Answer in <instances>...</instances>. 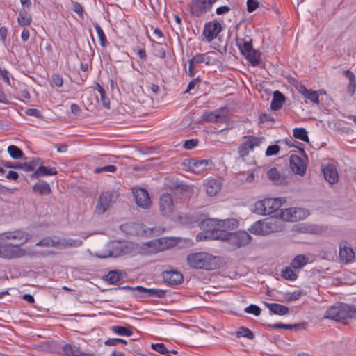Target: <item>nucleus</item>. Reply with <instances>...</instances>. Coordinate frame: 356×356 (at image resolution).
Instances as JSON below:
<instances>
[{
    "instance_id": "1",
    "label": "nucleus",
    "mask_w": 356,
    "mask_h": 356,
    "mask_svg": "<svg viewBox=\"0 0 356 356\" xmlns=\"http://www.w3.org/2000/svg\"><path fill=\"white\" fill-rule=\"evenodd\" d=\"M12 232H21L24 236V240L4 239L0 255V258L1 259L14 260L20 259L26 256L27 254L26 250L22 248V245L26 244L29 241L31 237L30 234L21 229H15Z\"/></svg>"
},
{
    "instance_id": "2",
    "label": "nucleus",
    "mask_w": 356,
    "mask_h": 356,
    "mask_svg": "<svg viewBox=\"0 0 356 356\" xmlns=\"http://www.w3.org/2000/svg\"><path fill=\"white\" fill-rule=\"evenodd\" d=\"M238 226L239 222L235 218L224 220L209 218L200 223V227H210L213 231V238L214 240L220 241H222V238H220L221 235L230 234L234 229H237Z\"/></svg>"
},
{
    "instance_id": "3",
    "label": "nucleus",
    "mask_w": 356,
    "mask_h": 356,
    "mask_svg": "<svg viewBox=\"0 0 356 356\" xmlns=\"http://www.w3.org/2000/svg\"><path fill=\"white\" fill-rule=\"evenodd\" d=\"M284 227V222L282 219L270 216L254 222L249 231L255 235L266 236L273 232H281Z\"/></svg>"
},
{
    "instance_id": "4",
    "label": "nucleus",
    "mask_w": 356,
    "mask_h": 356,
    "mask_svg": "<svg viewBox=\"0 0 356 356\" xmlns=\"http://www.w3.org/2000/svg\"><path fill=\"white\" fill-rule=\"evenodd\" d=\"M218 258L206 252L192 253L188 255V264L193 268L213 270L218 266Z\"/></svg>"
},
{
    "instance_id": "5",
    "label": "nucleus",
    "mask_w": 356,
    "mask_h": 356,
    "mask_svg": "<svg viewBox=\"0 0 356 356\" xmlns=\"http://www.w3.org/2000/svg\"><path fill=\"white\" fill-rule=\"evenodd\" d=\"M324 317L336 321L356 320V309L347 304H336L326 310Z\"/></svg>"
},
{
    "instance_id": "6",
    "label": "nucleus",
    "mask_w": 356,
    "mask_h": 356,
    "mask_svg": "<svg viewBox=\"0 0 356 356\" xmlns=\"http://www.w3.org/2000/svg\"><path fill=\"white\" fill-rule=\"evenodd\" d=\"M133 242L113 241L106 247L105 252L97 254L99 258L118 257L124 254L133 255Z\"/></svg>"
},
{
    "instance_id": "7",
    "label": "nucleus",
    "mask_w": 356,
    "mask_h": 356,
    "mask_svg": "<svg viewBox=\"0 0 356 356\" xmlns=\"http://www.w3.org/2000/svg\"><path fill=\"white\" fill-rule=\"evenodd\" d=\"M283 203L282 198H266L255 202L253 212L259 215H269L277 211Z\"/></svg>"
},
{
    "instance_id": "8",
    "label": "nucleus",
    "mask_w": 356,
    "mask_h": 356,
    "mask_svg": "<svg viewBox=\"0 0 356 356\" xmlns=\"http://www.w3.org/2000/svg\"><path fill=\"white\" fill-rule=\"evenodd\" d=\"M220 238L226 241L233 250L240 248L250 243L252 236L245 231L232 232L228 235H221Z\"/></svg>"
},
{
    "instance_id": "9",
    "label": "nucleus",
    "mask_w": 356,
    "mask_h": 356,
    "mask_svg": "<svg viewBox=\"0 0 356 356\" xmlns=\"http://www.w3.org/2000/svg\"><path fill=\"white\" fill-rule=\"evenodd\" d=\"M265 140L264 137L254 136H245L244 141L238 147V154L241 157L248 156L256 147H259Z\"/></svg>"
},
{
    "instance_id": "10",
    "label": "nucleus",
    "mask_w": 356,
    "mask_h": 356,
    "mask_svg": "<svg viewBox=\"0 0 356 356\" xmlns=\"http://www.w3.org/2000/svg\"><path fill=\"white\" fill-rule=\"evenodd\" d=\"M279 215L280 217L278 218L282 219L283 222L284 221L293 222L305 218L309 215V212L302 208L291 207L281 209Z\"/></svg>"
},
{
    "instance_id": "11",
    "label": "nucleus",
    "mask_w": 356,
    "mask_h": 356,
    "mask_svg": "<svg viewBox=\"0 0 356 356\" xmlns=\"http://www.w3.org/2000/svg\"><path fill=\"white\" fill-rule=\"evenodd\" d=\"M217 0H191L190 12L195 17H201L209 12Z\"/></svg>"
},
{
    "instance_id": "12",
    "label": "nucleus",
    "mask_w": 356,
    "mask_h": 356,
    "mask_svg": "<svg viewBox=\"0 0 356 356\" xmlns=\"http://www.w3.org/2000/svg\"><path fill=\"white\" fill-rule=\"evenodd\" d=\"M118 198V195L115 192H104L102 193L98 199L96 206V212L99 214L105 213L114 203Z\"/></svg>"
},
{
    "instance_id": "13",
    "label": "nucleus",
    "mask_w": 356,
    "mask_h": 356,
    "mask_svg": "<svg viewBox=\"0 0 356 356\" xmlns=\"http://www.w3.org/2000/svg\"><path fill=\"white\" fill-rule=\"evenodd\" d=\"M202 120L209 122H225L228 120L227 108L222 107L213 111H206L202 114Z\"/></svg>"
},
{
    "instance_id": "14",
    "label": "nucleus",
    "mask_w": 356,
    "mask_h": 356,
    "mask_svg": "<svg viewBox=\"0 0 356 356\" xmlns=\"http://www.w3.org/2000/svg\"><path fill=\"white\" fill-rule=\"evenodd\" d=\"M156 240L150 241L147 243H133L134 246L133 248V255L143 254L149 255L159 252L158 245L156 244Z\"/></svg>"
},
{
    "instance_id": "15",
    "label": "nucleus",
    "mask_w": 356,
    "mask_h": 356,
    "mask_svg": "<svg viewBox=\"0 0 356 356\" xmlns=\"http://www.w3.org/2000/svg\"><path fill=\"white\" fill-rule=\"evenodd\" d=\"M132 192L138 207L144 209L149 207L151 200L147 190L143 188H134Z\"/></svg>"
},
{
    "instance_id": "16",
    "label": "nucleus",
    "mask_w": 356,
    "mask_h": 356,
    "mask_svg": "<svg viewBox=\"0 0 356 356\" xmlns=\"http://www.w3.org/2000/svg\"><path fill=\"white\" fill-rule=\"evenodd\" d=\"M159 207L161 212L165 216L170 217L174 209L173 200L169 193H163L159 200Z\"/></svg>"
},
{
    "instance_id": "17",
    "label": "nucleus",
    "mask_w": 356,
    "mask_h": 356,
    "mask_svg": "<svg viewBox=\"0 0 356 356\" xmlns=\"http://www.w3.org/2000/svg\"><path fill=\"white\" fill-rule=\"evenodd\" d=\"M221 31V24L216 21L210 22L205 24L203 34L208 42L212 41Z\"/></svg>"
},
{
    "instance_id": "18",
    "label": "nucleus",
    "mask_w": 356,
    "mask_h": 356,
    "mask_svg": "<svg viewBox=\"0 0 356 356\" xmlns=\"http://www.w3.org/2000/svg\"><path fill=\"white\" fill-rule=\"evenodd\" d=\"M339 259L341 263L347 264L353 262L355 259V252L347 243L339 244Z\"/></svg>"
},
{
    "instance_id": "19",
    "label": "nucleus",
    "mask_w": 356,
    "mask_h": 356,
    "mask_svg": "<svg viewBox=\"0 0 356 356\" xmlns=\"http://www.w3.org/2000/svg\"><path fill=\"white\" fill-rule=\"evenodd\" d=\"M138 292L136 296L141 297H156L163 298L165 294V291L159 289H147L141 286H137L135 288H130Z\"/></svg>"
},
{
    "instance_id": "20",
    "label": "nucleus",
    "mask_w": 356,
    "mask_h": 356,
    "mask_svg": "<svg viewBox=\"0 0 356 356\" xmlns=\"http://www.w3.org/2000/svg\"><path fill=\"white\" fill-rule=\"evenodd\" d=\"M290 167L294 173L302 177L305 175L307 165L300 156L297 155L291 156Z\"/></svg>"
},
{
    "instance_id": "21",
    "label": "nucleus",
    "mask_w": 356,
    "mask_h": 356,
    "mask_svg": "<svg viewBox=\"0 0 356 356\" xmlns=\"http://www.w3.org/2000/svg\"><path fill=\"white\" fill-rule=\"evenodd\" d=\"M298 92L306 99L315 104H319V95L323 93L322 90L314 91L308 90L304 85L300 84L298 86Z\"/></svg>"
},
{
    "instance_id": "22",
    "label": "nucleus",
    "mask_w": 356,
    "mask_h": 356,
    "mask_svg": "<svg viewBox=\"0 0 356 356\" xmlns=\"http://www.w3.org/2000/svg\"><path fill=\"white\" fill-rule=\"evenodd\" d=\"M325 179L330 184L337 183L339 180L336 166L333 163H329L321 168Z\"/></svg>"
},
{
    "instance_id": "23",
    "label": "nucleus",
    "mask_w": 356,
    "mask_h": 356,
    "mask_svg": "<svg viewBox=\"0 0 356 356\" xmlns=\"http://www.w3.org/2000/svg\"><path fill=\"white\" fill-rule=\"evenodd\" d=\"M208 164V160H198L192 159L188 161L187 167L191 172L195 174H199L207 169Z\"/></svg>"
},
{
    "instance_id": "24",
    "label": "nucleus",
    "mask_w": 356,
    "mask_h": 356,
    "mask_svg": "<svg viewBox=\"0 0 356 356\" xmlns=\"http://www.w3.org/2000/svg\"><path fill=\"white\" fill-rule=\"evenodd\" d=\"M206 193L209 196L216 195L221 189V181L215 178H209L204 184Z\"/></svg>"
},
{
    "instance_id": "25",
    "label": "nucleus",
    "mask_w": 356,
    "mask_h": 356,
    "mask_svg": "<svg viewBox=\"0 0 356 356\" xmlns=\"http://www.w3.org/2000/svg\"><path fill=\"white\" fill-rule=\"evenodd\" d=\"M163 279L165 282L176 285L183 281V275L181 273L175 270L166 271L163 274Z\"/></svg>"
},
{
    "instance_id": "26",
    "label": "nucleus",
    "mask_w": 356,
    "mask_h": 356,
    "mask_svg": "<svg viewBox=\"0 0 356 356\" xmlns=\"http://www.w3.org/2000/svg\"><path fill=\"white\" fill-rule=\"evenodd\" d=\"M178 238L175 237H163L156 239V244L158 245L159 252L175 246L178 243Z\"/></svg>"
},
{
    "instance_id": "27",
    "label": "nucleus",
    "mask_w": 356,
    "mask_h": 356,
    "mask_svg": "<svg viewBox=\"0 0 356 356\" xmlns=\"http://www.w3.org/2000/svg\"><path fill=\"white\" fill-rule=\"evenodd\" d=\"M57 172L58 171L56 168H50L39 165L37 170L31 175V177L32 179H35L40 177L55 175Z\"/></svg>"
},
{
    "instance_id": "28",
    "label": "nucleus",
    "mask_w": 356,
    "mask_h": 356,
    "mask_svg": "<svg viewBox=\"0 0 356 356\" xmlns=\"http://www.w3.org/2000/svg\"><path fill=\"white\" fill-rule=\"evenodd\" d=\"M236 44L243 56L249 52L250 50L253 48L252 40L250 38H236Z\"/></svg>"
},
{
    "instance_id": "29",
    "label": "nucleus",
    "mask_w": 356,
    "mask_h": 356,
    "mask_svg": "<svg viewBox=\"0 0 356 356\" xmlns=\"http://www.w3.org/2000/svg\"><path fill=\"white\" fill-rule=\"evenodd\" d=\"M261 55L260 51L252 48L249 52L243 55V56L252 66H257L261 62Z\"/></svg>"
},
{
    "instance_id": "30",
    "label": "nucleus",
    "mask_w": 356,
    "mask_h": 356,
    "mask_svg": "<svg viewBox=\"0 0 356 356\" xmlns=\"http://www.w3.org/2000/svg\"><path fill=\"white\" fill-rule=\"evenodd\" d=\"M65 356H85L86 354L80 348L74 344H65L63 348Z\"/></svg>"
},
{
    "instance_id": "31",
    "label": "nucleus",
    "mask_w": 356,
    "mask_h": 356,
    "mask_svg": "<svg viewBox=\"0 0 356 356\" xmlns=\"http://www.w3.org/2000/svg\"><path fill=\"white\" fill-rule=\"evenodd\" d=\"M285 101V97L280 91L276 90L273 92V97L270 103V108L272 110L277 111L283 105Z\"/></svg>"
},
{
    "instance_id": "32",
    "label": "nucleus",
    "mask_w": 356,
    "mask_h": 356,
    "mask_svg": "<svg viewBox=\"0 0 356 356\" xmlns=\"http://www.w3.org/2000/svg\"><path fill=\"white\" fill-rule=\"evenodd\" d=\"M265 304L267 306V307L269 309V310L275 314L284 315V314H287L289 312L288 307L284 305H280L277 303H268V302H266Z\"/></svg>"
},
{
    "instance_id": "33",
    "label": "nucleus",
    "mask_w": 356,
    "mask_h": 356,
    "mask_svg": "<svg viewBox=\"0 0 356 356\" xmlns=\"http://www.w3.org/2000/svg\"><path fill=\"white\" fill-rule=\"evenodd\" d=\"M83 241L79 239L71 238H59V248L67 247H79L82 245Z\"/></svg>"
},
{
    "instance_id": "34",
    "label": "nucleus",
    "mask_w": 356,
    "mask_h": 356,
    "mask_svg": "<svg viewBox=\"0 0 356 356\" xmlns=\"http://www.w3.org/2000/svg\"><path fill=\"white\" fill-rule=\"evenodd\" d=\"M33 191H38L42 195H48L51 193V188L49 184L44 181L35 183L33 185Z\"/></svg>"
},
{
    "instance_id": "35",
    "label": "nucleus",
    "mask_w": 356,
    "mask_h": 356,
    "mask_svg": "<svg viewBox=\"0 0 356 356\" xmlns=\"http://www.w3.org/2000/svg\"><path fill=\"white\" fill-rule=\"evenodd\" d=\"M308 259V257L305 255L299 254L292 260L291 266L296 269L301 268L307 264Z\"/></svg>"
},
{
    "instance_id": "36",
    "label": "nucleus",
    "mask_w": 356,
    "mask_h": 356,
    "mask_svg": "<svg viewBox=\"0 0 356 356\" xmlns=\"http://www.w3.org/2000/svg\"><path fill=\"white\" fill-rule=\"evenodd\" d=\"M37 246L54 247L59 248V238L53 239L51 238H44L36 243Z\"/></svg>"
},
{
    "instance_id": "37",
    "label": "nucleus",
    "mask_w": 356,
    "mask_h": 356,
    "mask_svg": "<svg viewBox=\"0 0 356 356\" xmlns=\"http://www.w3.org/2000/svg\"><path fill=\"white\" fill-rule=\"evenodd\" d=\"M204 229V232L199 233L196 236V240L197 241H206V240H214L212 237L213 231L210 227H200Z\"/></svg>"
},
{
    "instance_id": "38",
    "label": "nucleus",
    "mask_w": 356,
    "mask_h": 356,
    "mask_svg": "<svg viewBox=\"0 0 356 356\" xmlns=\"http://www.w3.org/2000/svg\"><path fill=\"white\" fill-rule=\"evenodd\" d=\"M111 330L113 333L120 336H131L132 335V331L130 327H123L120 325L113 326Z\"/></svg>"
},
{
    "instance_id": "39",
    "label": "nucleus",
    "mask_w": 356,
    "mask_h": 356,
    "mask_svg": "<svg viewBox=\"0 0 356 356\" xmlns=\"http://www.w3.org/2000/svg\"><path fill=\"white\" fill-rule=\"evenodd\" d=\"M8 153L14 159H19L23 157V152L17 146L11 145L8 147Z\"/></svg>"
},
{
    "instance_id": "40",
    "label": "nucleus",
    "mask_w": 356,
    "mask_h": 356,
    "mask_svg": "<svg viewBox=\"0 0 356 356\" xmlns=\"http://www.w3.org/2000/svg\"><path fill=\"white\" fill-rule=\"evenodd\" d=\"M41 163L40 159H34L32 161L21 163V169L26 172L33 171Z\"/></svg>"
},
{
    "instance_id": "41",
    "label": "nucleus",
    "mask_w": 356,
    "mask_h": 356,
    "mask_svg": "<svg viewBox=\"0 0 356 356\" xmlns=\"http://www.w3.org/2000/svg\"><path fill=\"white\" fill-rule=\"evenodd\" d=\"M293 135L294 138L301 140L304 142L309 141V137L307 136V132L304 128H295L293 131Z\"/></svg>"
},
{
    "instance_id": "42",
    "label": "nucleus",
    "mask_w": 356,
    "mask_h": 356,
    "mask_svg": "<svg viewBox=\"0 0 356 356\" xmlns=\"http://www.w3.org/2000/svg\"><path fill=\"white\" fill-rule=\"evenodd\" d=\"M32 21L31 17L30 15L26 13V12H19L17 17L18 24L22 26H26L31 24Z\"/></svg>"
},
{
    "instance_id": "43",
    "label": "nucleus",
    "mask_w": 356,
    "mask_h": 356,
    "mask_svg": "<svg viewBox=\"0 0 356 356\" xmlns=\"http://www.w3.org/2000/svg\"><path fill=\"white\" fill-rule=\"evenodd\" d=\"M96 89L100 95V99H101L102 105L107 109H109L110 108V102H109L108 98L106 96L105 90L99 83H97Z\"/></svg>"
},
{
    "instance_id": "44",
    "label": "nucleus",
    "mask_w": 356,
    "mask_h": 356,
    "mask_svg": "<svg viewBox=\"0 0 356 356\" xmlns=\"http://www.w3.org/2000/svg\"><path fill=\"white\" fill-rule=\"evenodd\" d=\"M94 26H95V29L98 35L100 45L102 47H106V43H107V40H106V37L103 30L102 29V28L97 23H95Z\"/></svg>"
},
{
    "instance_id": "45",
    "label": "nucleus",
    "mask_w": 356,
    "mask_h": 356,
    "mask_svg": "<svg viewBox=\"0 0 356 356\" xmlns=\"http://www.w3.org/2000/svg\"><path fill=\"white\" fill-rule=\"evenodd\" d=\"M192 63L195 65H197L200 63H205L206 64L209 63L208 58H206L204 54H195L191 59L189 60Z\"/></svg>"
},
{
    "instance_id": "46",
    "label": "nucleus",
    "mask_w": 356,
    "mask_h": 356,
    "mask_svg": "<svg viewBox=\"0 0 356 356\" xmlns=\"http://www.w3.org/2000/svg\"><path fill=\"white\" fill-rule=\"evenodd\" d=\"M282 276L289 280H295L297 278V273L289 267L282 270Z\"/></svg>"
},
{
    "instance_id": "47",
    "label": "nucleus",
    "mask_w": 356,
    "mask_h": 356,
    "mask_svg": "<svg viewBox=\"0 0 356 356\" xmlns=\"http://www.w3.org/2000/svg\"><path fill=\"white\" fill-rule=\"evenodd\" d=\"M236 335L237 337H245L249 339H252L254 337L253 333L248 328L242 327L238 329L236 332Z\"/></svg>"
},
{
    "instance_id": "48",
    "label": "nucleus",
    "mask_w": 356,
    "mask_h": 356,
    "mask_svg": "<svg viewBox=\"0 0 356 356\" xmlns=\"http://www.w3.org/2000/svg\"><path fill=\"white\" fill-rule=\"evenodd\" d=\"M303 294V292L300 289H296L291 292H288L286 294V298L289 301H294L298 300Z\"/></svg>"
},
{
    "instance_id": "49",
    "label": "nucleus",
    "mask_w": 356,
    "mask_h": 356,
    "mask_svg": "<svg viewBox=\"0 0 356 356\" xmlns=\"http://www.w3.org/2000/svg\"><path fill=\"white\" fill-rule=\"evenodd\" d=\"M117 170V168L115 165H109L104 167H98L94 170V173L99 174L102 172H111L114 173Z\"/></svg>"
},
{
    "instance_id": "50",
    "label": "nucleus",
    "mask_w": 356,
    "mask_h": 356,
    "mask_svg": "<svg viewBox=\"0 0 356 356\" xmlns=\"http://www.w3.org/2000/svg\"><path fill=\"white\" fill-rule=\"evenodd\" d=\"M110 284H115L120 280V275L117 271H110L106 277Z\"/></svg>"
},
{
    "instance_id": "51",
    "label": "nucleus",
    "mask_w": 356,
    "mask_h": 356,
    "mask_svg": "<svg viewBox=\"0 0 356 356\" xmlns=\"http://www.w3.org/2000/svg\"><path fill=\"white\" fill-rule=\"evenodd\" d=\"M267 176L268 178L273 181H277L280 178V172L275 168H272L269 170H268Z\"/></svg>"
},
{
    "instance_id": "52",
    "label": "nucleus",
    "mask_w": 356,
    "mask_h": 356,
    "mask_svg": "<svg viewBox=\"0 0 356 356\" xmlns=\"http://www.w3.org/2000/svg\"><path fill=\"white\" fill-rule=\"evenodd\" d=\"M245 312L248 314H252L254 316H259L261 313L260 308L255 305H250L244 309Z\"/></svg>"
},
{
    "instance_id": "53",
    "label": "nucleus",
    "mask_w": 356,
    "mask_h": 356,
    "mask_svg": "<svg viewBox=\"0 0 356 356\" xmlns=\"http://www.w3.org/2000/svg\"><path fill=\"white\" fill-rule=\"evenodd\" d=\"M280 151V147L277 145H272L268 147L266 151V156H270L276 155Z\"/></svg>"
},
{
    "instance_id": "54",
    "label": "nucleus",
    "mask_w": 356,
    "mask_h": 356,
    "mask_svg": "<svg viewBox=\"0 0 356 356\" xmlns=\"http://www.w3.org/2000/svg\"><path fill=\"white\" fill-rule=\"evenodd\" d=\"M152 348L161 354L168 353V350L163 343H152L151 346Z\"/></svg>"
},
{
    "instance_id": "55",
    "label": "nucleus",
    "mask_w": 356,
    "mask_h": 356,
    "mask_svg": "<svg viewBox=\"0 0 356 356\" xmlns=\"http://www.w3.org/2000/svg\"><path fill=\"white\" fill-rule=\"evenodd\" d=\"M0 164L7 168L21 169V163L18 162L0 161Z\"/></svg>"
},
{
    "instance_id": "56",
    "label": "nucleus",
    "mask_w": 356,
    "mask_h": 356,
    "mask_svg": "<svg viewBox=\"0 0 356 356\" xmlns=\"http://www.w3.org/2000/svg\"><path fill=\"white\" fill-rule=\"evenodd\" d=\"M52 83L56 87H61L63 84V77L59 74H54L51 79Z\"/></svg>"
},
{
    "instance_id": "57",
    "label": "nucleus",
    "mask_w": 356,
    "mask_h": 356,
    "mask_svg": "<svg viewBox=\"0 0 356 356\" xmlns=\"http://www.w3.org/2000/svg\"><path fill=\"white\" fill-rule=\"evenodd\" d=\"M197 144V140L191 139L186 140L183 144V147L186 149H191Z\"/></svg>"
},
{
    "instance_id": "58",
    "label": "nucleus",
    "mask_w": 356,
    "mask_h": 356,
    "mask_svg": "<svg viewBox=\"0 0 356 356\" xmlns=\"http://www.w3.org/2000/svg\"><path fill=\"white\" fill-rule=\"evenodd\" d=\"M258 7V1L257 0H248L247 8L248 12H253Z\"/></svg>"
},
{
    "instance_id": "59",
    "label": "nucleus",
    "mask_w": 356,
    "mask_h": 356,
    "mask_svg": "<svg viewBox=\"0 0 356 356\" xmlns=\"http://www.w3.org/2000/svg\"><path fill=\"white\" fill-rule=\"evenodd\" d=\"M156 45L158 46V48L156 49V56L159 57L161 59H163L165 58V49L160 43H156Z\"/></svg>"
},
{
    "instance_id": "60",
    "label": "nucleus",
    "mask_w": 356,
    "mask_h": 356,
    "mask_svg": "<svg viewBox=\"0 0 356 356\" xmlns=\"http://www.w3.org/2000/svg\"><path fill=\"white\" fill-rule=\"evenodd\" d=\"M26 114L29 116H33L35 118H40L42 116L41 112L36 108H29L26 111Z\"/></svg>"
},
{
    "instance_id": "61",
    "label": "nucleus",
    "mask_w": 356,
    "mask_h": 356,
    "mask_svg": "<svg viewBox=\"0 0 356 356\" xmlns=\"http://www.w3.org/2000/svg\"><path fill=\"white\" fill-rule=\"evenodd\" d=\"M120 341H122V339L110 338L105 341L104 343L106 346H115L120 343Z\"/></svg>"
},
{
    "instance_id": "62",
    "label": "nucleus",
    "mask_w": 356,
    "mask_h": 356,
    "mask_svg": "<svg viewBox=\"0 0 356 356\" xmlns=\"http://www.w3.org/2000/svg\"><path fill=\"white\" fill-rule=\"evenodd\" d=\"M0 74L3 81L8 85H10V74L6 69H0Z\"/></svg>"
},
{
    "instance_id": "63",
    "label": "nucleus",
    "mask_w": 356,
    "mask_h": 356,
    "mask_svg": "<svg viewBox=\"0 0 356 356\" xmlns=\"http://www.w3.org/2000/svg\"><path fill=\"white\" fill-rule=\"evenodd\" d=\"M73 10L77 13L82 18L83 17V9L80 3H75L74 5Z\"/></svg>"
},
{
    "instance_id": "64",
    "label": "nucleus",
    "mask_w": 356,
    "mask_h": 356,
    "mask_svg": "<svg viewBox=\"0 0 356 356\" xmlns=\"http://www.w3.org/2000/svg\"><path fill=\"white\" fill-rule=\"evenodd\" d=\"M229 10H230V8L229 6H223L217 8L216 13L217 15H224V14L227 13Z\"/></svg>"
}]
</instances>
